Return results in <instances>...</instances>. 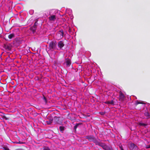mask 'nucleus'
<instances>
[{
	"label": "nucleus",
	"mask_w": 150,
	"mask_h": 150,
	"mask_svg": "<svg viewBox=\"0 0 150 150\" xmlns=\"http://www.w3.org/2000/svg\"><path fill=\"white\" fill-rule=\"evenodd\" d=\"M43 99L44 100V101H45V103H46L47 102V100L46 98L44 96Z\"/></svg>",
	"instance_id": "28"
},
{
	"label": "nucleus",
	"mask_w": 150,
	"mask_h": 150,
	"mask_svg": "<svg viewBox=\"0 0 150 150\" xmlns=\"http://www.w3.org/2000/svg\"><path fill=\"white\" fill-rule=\"evenodd\" d=\"M37 21H38L37 20L36 21H35V23H34V25L33 26L36 27H37V24H38V23H37Z\"/></svg>",
	"instance_id": "25"
},
{
	"label": "nucleus",
	"mask_w": 150,
	"mask_h": 150,
	"mask_svg": "<svg viewBox=\"0 0 150 150\" xmlns=\"http://www.w3.org/2000/svg\"><path fill=\"white\" fill-rule=\"evenodd\" d=\"M53 122L55 124H61L62 123V121L60 117L55 116L53 119Z\"/></svg>",
	"instance_id": "5"
},
{
	"label": "nucleus",
	"mask_w": 150,
	"mask_h": 150,
	"mask_svg": "<svg viewBox=\"0 0 150 150\" xmlns=\"http://www.w3.org/2000/svg\"><path fill=\"white\" fill-rule=\"evenodd\" d=\"M64 44L62 41H59L58 44V45L60 49H62L64 46Z\"/></svg>",
	"instance_id": "12"
},
{
	"label": "nucleus",
	"mask_w": 150,
	"mask_h": 150,
	"mask_svg": "<svg viewBox=\"0 0 150 150\" xmlns=\"http://www.w3.org/2000/svg\"><path fill=\"white\" fill-rule=\"evenodd\" d=\"M145 103L142 102H140L138 101H137L135 103V105H137L139 104H144Z\"/></svg>",
	"instance_id": "19"
},
{
	"label": "nucleus",
	"mask_w": 150,
	"mask_h": 150,
	"mask_svg": "<svg viewBox=\"0 0 150 150\" xmlns=\"http://www.w3.org/2000/svg\"><path fill=\"white\" fill-rule=\"evenodd\" d=\"M34 13V11L33 10H31L29 11V13L31 14H33Z\"/></svg>",
	"instance_id": "23"
},
{
	"label": "nucleus",
	"mask_w": 150,
	"mask_h": 150,
	"mask_svg": "<svg viewBox=\"0 0 150 150\" xmlns=\"http://www.w3.org/2000/svg\"><path fill=\"white\" fill-rule=\"evenodd\" d=\"M59 130L61 132H63L64 130V127L63 126H60L59 127Z\"/></svg>",
	"instance_id": "18"
},
{
	"label": "nucleus",
	"mask_w": 150,
	"mask_h": 150,
	"mask_svg": "<svg viewBox=\"0 0 150 150\" xmlns=\"http://www.w3.org/2000/svg\"><path fill=\"white\" fill-rule=\"evenodd\" d=\"M44 150H50L47 147H45L44 148Z\"/></svg>",
	"instance_id": "26"
},
{
	"label": "nucleus",
	"mask_w": 150,
	"mask_h": 150,
	"mask_svg": "<svg viewBox=\"0 0 150 150\" xmlns=\"http://www.w3.org/2000/svg\"><path fill=\"white\" fill-rule=\"evenodd\" d=\"M13 143L14 144H23V143L21 142V141H15L13 142Z\"/></svg>",
	"instance_id": "21"
},
{
	"label": "nucleus",
	"mask_w": 150,
	"mask_h": 150,
	"mask_svg": "<svg viewBox=\"0 0 150 150\" xmlns=\"http://www.w3.org/2000/svg\"><path fill=\"white\" fill-rule=\"evenodd\" d=\"M69 31H70V29H69Z\"/></svg>",
	"instance_id": "34"
},
{
	"label": "nucleus",
	"mask_w": 150,
	"mask_h": 150,
	"mask_svg": "<svg viewBox=\"0 0 150 150\" xmlns=\"http://www.w3.org/2000/svg\"><path fill=\"white\" fill-rule=\"evenodd\" d=\"M46 123L48 125H50L52 122H53V119H50L48 121H46Z\"/></svg>",
	"instance_id": "17"
},
{
	"label": "nucleus",
	"mask_w": 150,
	"mask_h": 150,
	"mask_svg": "<svg viewBox=\"0 0 150 150\" xmlns=\"http://www.w3.org/2000/svg\"><path fill=\"white\" fill-rule=\"evenodd\" d=\"M86 138L90 142H93L96 145H98L100 142L93 135H88L86 137Z\"/></svg>",
	"instance_id": "2"
},
{
	"label": "nucleus",
	"mask_w": 150,
	"mask_h": 150,
	"mask_svg": "<svg viewBox=\"0 0 150 150\" xmlns=\"http://www.w3.org/2000/svg\"><path fill=\"white\" fill-rule=\"evenodd\" d=\"M10 19H4L3 22L4 24H5V25L10 24Z\"/></svg>",
	"instance_id": "14"
},
{
	"label": "nucleus",
	"mask_w": 150,
	"mask_h": 150,
	"mask_svg": "<svg viewBox=\"0 0 150 150\" xmlns=\"http://www.w3.org/2000/svg\"><path fill=\"white\" fill-rule=\"evenodd\" d=\"M3 149L4 150H9V149L7 147H3Z\"/></svg>",
	"instance_id": "27"
},
{
	"label": "nucleus",
	"mask_w": 150,
	"mask_h": 150,
	"mask_svg": "<svg viewBox=\"0 0 150 150\" xmlns=\"http://www.w3.org/2000/svg\"><path fill=\"white\" fill-rule=\"evenodd\" d=\"M98 145L100 146L105 150H112V149L111 147L108 146L102 142H99Z\"/></svg>",
	"instance_id": "4"
},
{
	"label": "nucleus",
	"mask_w": 150,
	"mask_h": 150,
	"mask_svg": "<svg viewBox=\"0 0 150 150\" xmlns=\"http://www.w3.org/2000/svg\"><path fill=\"white\" fill-rule=\"evenodd\" d=\"M3 118L4 119H5L6 120H8V119L7 117H6L5 116H4L3 117Z\"/></svg>",
	"instance_id": "30"
},
{
	"label": "nucleus",
	"mask_w": 150,
	"mask_h": 150,
	"mask_svg": "<svg viewBox=\"0 0 150 150\" xmlns=\"http://www.w3.org/2000/svg\"><path fill=\"white\" fill-rule=\"evenodd\" d=\"M57 45V43L56 41H51L49 43V48L50 50L52 51L55 49Z\"/></svg>",
	"instance_id": "3"
},
{
	"label": "nucleus",
	"mask_w": 150,
	"mask_h": 150,
	"mask_svg": "<svg viewBox=\"0 0 150 150\" xmlns=\"http://www.w3.org/2000/svg\"><path fill=\"white\" fill-rule=\"evenodd\" d=\"M36 28L37 27H36L33 26L31 27L30 28V29L33 34H36Z\"/></svg>",
	"instance_id": "10"
},
{
	"label": "nucleus",
	"mask_w": 150,
	"mask_h": 150,
	"mask_svg": "<svg viewBox=\"0 0 150 150\" xmlns=\"http://www.w3.org/2000/svg\"><path fill=\"white\" fill-rule=\"evenodd\" d=\"M81 124V123H76V125H75V126H74V129L76 131V129L77 127H78V126L79 125H80Z\"/></svg>",
	"instance_id": "20"
},
{
	"label": "nucleus",
	"mask_w": 150,
	"mask_h": 150,
	"mask_svg": "<svg viewBox=\"0 0 150 150\" xmlns=\"http://www.w3.org/2000/svg\"><path fill=\"white\" fill-rule=\"evenodd\" d=\"M16 138L18 140V141H20V138L18 137L17 136Z\"/></svg>",
	"instance_id": "31"
},
{
	"label": "nucleus",
	"mask_w": 150,
	"mask_h": 150,
	"mask_svg": "<svg viewBox=\"0 0 150 150\" xmlns=\"http://www.w3.org/2000/svg\"><path fill=\"white\" fill-rule=\"evenodd\" d=\"M3 32V30L1 26L0 25V34H1Z\"/></svg>",
	"instance_id": "24"
},
{
	"label": "nucleus",
	"mask_w": 150,
	"mask_h": 150,
	"mask_svg": "<svg viewBox=\"0 0 150 150\" xmlns=\"http://www.w3.org/2000/svg\"><path fill=\"white\" fill-rule=\"evenodd\" d=\"M64 31L62 30H59L56 36L58 39L62 38L63 37Z\"/></svg>",
	"instance_id": "6"
},
{
	"label": "nucleus",
	"mask_w": 150,
	"mask_h": 150,
	"mask_svg": "<svg viewBox=\"0 0 150 150\" xmlns=\"http://www.w3.org/2000/svg\"><path fill=\"white\" fill-rule=\"evenodd\" d=\"M144 115L146 117L147 119H149L150 118V115L147 111L145 112Z\"/></svg>",
	"instance_id": "15"
},
{
	"label": "nucleus",
	"mask_w": 150,
	"mask_h": 150,
	"mask_svg": "<svg viewBox=\"0 0 150 150\" xmlns=\"http://www.w3.org/2000/svg\"><path fill=\"white\" fill-rule=\"evenodd\" d=\"M69 31H70V29H69Z\"/></svg>",
	"instance_id": "33"
},
{
	"label": "nucleus",
	"mask_w": 150,
	"mask_h": 150,
	"mask_svg": "<svg viewBox=\"0 0 150 150\" xmlns=\"http://www.w3.org/2000/svg\"><path fill=\"white\" fill-rule=\"evenodd\" d=\"M129 147L131 150H138L137 146L134 143L130 144Z\"/></svg>",
	"instance_id": "7"
},
{
	"label": "nucleus",
	"mask_w": 150,
	"mask_h": 150,
	"mask_svg": "<svg viewBox=\"0 0 150 150\" xmlns=\"http://www.w3.org/2000/svg\"><path fill=\"white\" fill-rule=\"evenodd\" d=\"M72 10L70 9L66 10L67 14L66 15H61L60 11L57 10H52L51 12V15L49 19H58L61 18V16H64L65 18H68V19H73L74 17L72 14L71 13Z\"/></svg>",
	"instance_id": "1"
},
{
	"label": "nucleus",
	"mask_w": 150,
	"mask_h": 150,
	"mask_svg": "<svg viewBox=\"0 0 150 150\" xmlns=\"http://www.w3.org/2000/svg\"><path fill=\"white\" fill-rule=\"evenodd\" d=\"M15 36V34L13 33L11 34L8 35V37L9 39H11L12 38H14Z\"/></svg>",
	"instance_id": "16"
},
{
	"label": "nucleus",
	"mask_w": 150,
	"mask_h": 150,
	"mask_svg": "<svg viewBox=\"0 0 150 150\" xmlns=\"http://www.w3.org/2000/svg\"><path fill=\"white\" fill-rule=\"evenodd\" d=\"M3 47L6 50H10L11 49L12 46L9 44H6L4 45Z\"/></svg>",
	"instance_id": "9"
},
{
	"label": "nucleus",
	"mask_w": 150,
	"mask_h": 150,
	"mask_svg": "<svg viewBox=\"0 0 150 150\" xmlns=\"http://www.w3.org/2000/svg\"><path fill=\"white\" fill-rule=\"evenodd\" d=\"M119 93V100L121 101H123L125 99V96L121 91H120Z\"/></svg>",
	"instance_id": "8"
},
{
	"label": "nucleus",
	"mask_w": 150,
	"mask_h": 150,
	"mask_svg": "<svg viewBox=\"0 0 150 150\" xmlns=\"http://www.w3.org/2000/svg\"><path fill=\"white\" fill-rule=\"evenodd\" d=\"M146 148L147 149L150 148V145H147L146 146Z\"/></svg>",
	"instance_id": "29"
},
{
	"label": "nucleus",
	"mask_w": 150,
	"mask_h": 150,
	"mask_svg": "<svg viewBox=\"0 0 150 150\" xmlns=\"http://www.w3.org/2000/svg\"><path fill=\"white\" fill-rule=\"evenodd\" d=\"M50 20V21H54V19H49Z\"/></svg>",
	"instance_id": "32"
},
{
	"label": "nucleus",
	"mask_w": 150,
	"mask_h": 150,
	"mask_svg": "<svg viewBox=\"0 0 150 150\" xmlns=\"http://www.w3.org/2000/svg\"><path fill=\"white\" fill-rule=\"evenodd\" d=\"M139 125L140 126H145L147 125V124H146L144 123H139Z\"/></svg>",
	"instance_id": "22"
},
{
	"label": "nucleus",
	"mask_w": 150,
	"mask_h": 150,
	"mask_svg": "<svg viewBox=\"0 0 150 150\" xmlns=\"http://www.w3.org/2000/svg\"><path fill=\"white\" fill-rule=\"evenodd\" d=\"M104 103L105 104H111L112 105H115V102L113 100H112L110 101H106Z\"/></svg>",
	"instance_id": "13"
},
{
	"label": "nucleus",
	"mask_w": 150,
	"mask_h": 150,
	"mask_svg": "<svg viewBox=\"0 0 150 150\" xmlns=\"http://www.w3.org/2000/svg\"><path fill=\"white\" fill-rule=\"evenodd\" d=\"M66 66L67 67H69L70 66L71 63L70 60L69 59H66Z\"/></svg>",
	"instance_id": "11"
}]
</instances>
